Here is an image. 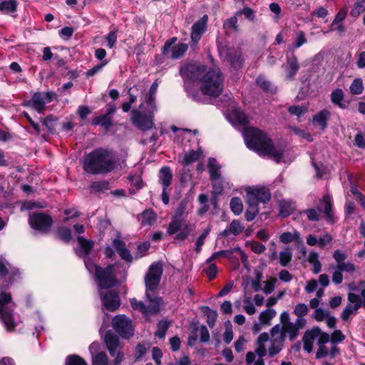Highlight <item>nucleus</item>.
Wrapping results in <instances>:
<instances>
[{
  "label": "nucleus",
  "instance_id": "nucleus-17",
  "mask_svg": "<svg viewBox=\"0 0 365 365\" xmlns=\"http://www.w3.org/2000/svg\"><path fill=\"white\" fill-rule=\"evenodd\" d=\"M101 299L103 304L108 311H116L120 305L119 295L115 292L108 291L102 296Z\"/></svg>",
  "mask_w": 365,
  "mask_h": 365
},
{
  "label": "nucleus",
  "instance_id": "nucleus-12",
  "mask_svg": "<svg viewBox=\"0 0 365 365\" xmlns=\"http://www.w3.org/2000/svg\"><path fill=\"white\" fill-rule=\"evenodd\" d=\"M177 38L173 37L165 43L163 48V55L165 57L178 59L185 54L188 48L187 44L184 43L175 44Z\"/></svg>",
  "mask_w": 365,
  "mask_h": 365
},
{
  "label": "nucleus",
  "instance_id": "nucleus-48",
  "mask_svg": "<svg viewBox=\"0 0 365 365\" xmlns=\"http://www.w3.org/2000/svg\"><path fill=\"white\" fill-rule=\"evenodd\" d=\"M208 266L205 267L202 272L208 277L210 280H212L217 276V267L215 263H208Z\"/></svg>",
  "mask_w": 365,
  "mask_h": 365
},
{
  "label": "nucleus",
  "instance_id": "nucleus-22",
  "mask_svg": "<svg viewBox=\"0 0 365 365\" xmlns=\"http://www.w3.org/2000/svg\"><path fill=\"white\" fill-rule=\"evenodd\" d=\"M157 220V215L151 210H145L139 216L138 220L143 227L153 225Z\"/></svg>",
  "mask_w": 365,
  "mask_h": 365
},
{
  "label": "nucleus",
  "instance_id": "nucleus-59",
  "mask_svg": "<svg viewBox=\"0 0 365 365\" xmlns=\"http://www.w3.org/2000/svg\"><path fill=\"white\" fill-rule=\"evenodd\" d=\"M210 232V229H206L203 233L197 238L196 242V252L199 253L201 251L202 246L205 243V240L207 237Z\"/></svg>",
  "mask_w": 365,
  "mask_h": 365
},
{
  "label": "nucleus",
  "instance_id": "nucleus-5",
  "mask_svg": "<svg viewBox=\"0 0 365 365\" xmlns=\"http://www.w3.org/2000/svg\"><path fill=\"white\" fill-rule=\"evenodd\" d=\"M223 76L217 67H214L204 75L201 80L200 90L205 95L217 97L223 90Z\"/></svg>",
  "mask_w": 365,
  "mask_h": 365
},
{
  "label": "nucleus",
  "instance_id": "nucleus-21",
  "mask_svg": "<svg viewBox=\"0 0 365 365\" xmlns=\"http://www.w3.org/2000/svg\"><path fill=\"white\" fill-rule=\"evenodd\" d=\"M104 341L111 356H114L119 347V338L111 331H108L104 337Z\"/></svg>",
  "mask_w": 365,
  "mask_h": 365
},
{
  "label": "nucleus",
  "instance_id": "nucleus-43",
  "mask_svg": "<svg viewBox=\"0 0 365 365\" xmlns=\"http://www.w3.org/2000/svg\"><path fill=\"white\" fill-rule=\"evenodd\" d=\"M92 123L93 125H101L106 128H109L112 125L111 117L106 114L97 116L93 119Z\"/></svg>",
  "mask_w": 365,
  "mask_h": 365
},
{
  "label": "nucleus",
  "instance_id": "nucleus-37",
  "mask_svg": "<svg viewBox=\"0 0 365 365\" xmlns=\"http://www.w3.org/2000/svg\"><path fill=\"white\" fill-rule=\"evenodd\" d=\"M230 207L235 215H240L244 208L242 200L238 197H234L230 200Z\"/></svg>",
  "mask_w": 365,
  "mask_h": 365
},
{
  "label": "nucleus",
  "instance_id": "nucleus-8",
  "mask_svg": "<svg viewBox=\"0 0 365 365\" xmlns=\"http://www.w3.org/2000/svg\"><path fill=\"white\" fill-rule=\"evenodd\" d=\"M349 304L341 313L343 321H348L351 315H356L360 307L365 308V289L361 291V294L349 292L347 295Z\"/></svg>",
  "mask_w": 365,
  "mask_h": 365
},
{
  "label": "nucleus",
  "instance_id": "nucleus-15",
  "mask_svg": "<svg viewBox=\"0 0 365 365\" xmlns=\"http://www.w3.org/2000/svg\"><path fill=\"white\" fill-rule=\"evenodd\" d=\"M131 114L132 123L139 129L142 130H147L153 127V115L143 114L137 110H132Z\"/></svg>",
  "mask_w": 365,
  "mask_h": 365
},
{
  "label": "nucleus",
  "instance_id": "nucleus-34",
  "mask_svg": "<svg viewBox=\"0 0 365 365\" xmlns=\"http://www.w3.org/2000/svg\"><path fill=\"white\" fill-rule=\"evenodd\" d=\"M56 237L57 239L68 243L72 239L71 230L64 226L59 227L56 230Z\"/></svg>",
  "mask_w": 365,
  "mask_h": 365
},
{
  "label": "nucleus",
  "instance_id": "nucleus-61",
  "mask_svg": "<svg viewBox=\"0 0 365 365\" xmlns=\"http://www.w3.org/2000/svg\"><path fill=\"white\" fill-rule=\"evenodd\" d=\"M257 83L261 88L264 91H272V83L262 77H259L257 79Z\"/></svg>",
  "mask_w": 365,
  "mask_h": 365
},
{
  "label": "nucleus",
  "instance_id": "nucleus-27",
  "mask_svg": "<svg viewBox=\"0 0 365 365\" xmlns=\"http://www.w3.org/2000/svg\"><path fill=\"white\" fill-rule=\"evenodd\" d=\"M173 174L168 167H163L159 172V182L167 188L172 182Z\"/></svg>",
  "mask_w": 365,
  "mask_h": 365
},
{
  "label": "nucleus",
  "instance_id": "nucleus-62",
  "mask_svg": "<svg viewBox=\"0 0 365 365\" xmlns=\"http://www.w3.org/2000/svg\"><path fill=\"white\" fill-rule=\"evenodd\" d=\"M329 315V312L324 310L322 309H317L314 311V319L317 322H322L325 318L328 317Z\"/></svg>",
  "mask_w": 365,
  "mask_h": 365
},
{
  "label": "nucleus",
  "instance_id": "nucleus-64",
  "mask_svg": "<svg viewBox=\"0 0 365 365\" xmlns=\"http://www.w3.org/2000/svg\"><path fill=\"white\" fill-rule=\"evenodd\" d=\"M304 212L307 215L308 220L310 221H318L319 220V215L315 209H307L304 210Z\"/></svg>",
  "mask_w": 365,
  "mask_h": 365
},
{
  "label": "nucleus",
  "instance_id": "nucleus-10",
  "mask_svg": "<svg viewBox=\"0 0 365 365\" xmlns=\"http://www.w3.org/2000/svg\"><path fill=\"white\" fill-rule=\"evenodd\" d=\"M29 222L34 230L47 234L50 232L53 220L48 214L36 212L29 216Z\"/></svg>",
  "mask_w": 365,
  "mask_h": 365
},
{
  "label": "nucleus",
  "instance_id": "nucleus-7",
  "mask_svg": "<svg viewBox=\"0 0 365 365\" xmlns=\"http://www.w3.org/2000/svg\"><path fill=\"white\" fill-rule=\"evenodd\" d=\"M91 268L94 269L96 280L101 288L107 289L116 284L117 279L115 274L114 264H109L105 268L93 264L88 268L90 271H91Z\"/></svg>",
  "mask_w": 365,
  "mask_h": 365
},
{
  "label": "nucleus",
  "instance_id": "nucleus-24",
  "mask_svg": "<svg viewBox=\"0 0 365 365\" xmlns=\"http://www.w3.org/2000/svg\"><path fill=\"white\" fill-rule=\"evenodd\" d=\"M245 229V226L242 225L241 221L238 220H234L231 222L229 227L222 231L221 235L224 237H227L230 234L233 235H240Z\"/></svg>",
  "mask_w": 365,
  "mask_h": 365
},
{
  "label": "nucleus",
  "instance_id": "nucleus-16",
  "mask_svg": "<svg viewBox=\"0 0 365 365\" xmlns=\"http://www.w3.org/2000/svg\"><path fill=\"white\" fill-rule=\"evenodd\" d=\"M205 72L206 67L197 63H189L181 70L182 74L187 78L200 82Z\"/></svg>",
  "mask_w": 365,
  "mask_h": 365
},
{
  "label": "nucleus",
  "instance_id": "nucleus-55",
  "mask_svg": "<svg viewBox=\"0 0 365 365\" xmlns=\"http://www.w3.org/2000/svg\"><path fill=\"white\" fill-rule=\"evenodd\" d=\"M241 15H244L246 19L250 21H254L255 17L254 11L248 6L244 7L242 10L237 11L236 12V16Z\"/></svg>",
  "mask_w": 365,
  "mask_h": 365
},
{
  "label": "nucleus",
  "instance_id": "nucleus-28",
  "mask_svg": "<svg viewBox=\"0 0 365 365\" xmlns=\"http://www.w3.org/2000/svg\"><path fill=\"white\" fill-rule=\"evenodd\" d=\"M77 241L81 247V250L78 252L79 255H88L90 254L91 250L93 249L94 243L92 240H87L83 237L78 236Z\"/></svg>",
  "mask_w": 365,
  "mask_h": 365
},
{
  "label": "nucleus",
  "instance_id": "nucleus-29",
  "mask_svg": "<svg viewBox=\"0 0 365 365\" xmlns=\"http://www.w3.org/2000/svg\"><path fill=\"white\" fill-rule=\"evenodd\" d=\"M321 204L323 206L322 211L324 213L327 220L329 222H331L333 220V214L331 197L329 195H325L321 200Z\"/></svg>",
  "mask_w": 365,
  "mask_h": 365
},
{
  "label": "nucleus",
  "instance_id": "nucleus-47",
  "mask_svg": "<svg viewBox=\"0 0 365 365\" xmlns=\"http://www.w3.org/2000/svg\"><path fill=\"white\" fill-rule=\"evenodd\" d=\"M93 365H108V359L105 352H99L92 357Z\"/></svg>",
  "mask_w": 365,
  "mask_h": 365
},
{
  "label": "nucleus",
  "instance_id": "nucleus-53",
  "mask_svg": "<svg viewBox=\"0 0 365 365\" xmlns=\"http://www.w3.org/2000/svg\"><path fill=\"white\" fill-rule=\"evenodd\" d=\"M204 313L207 316V323L208 324L209 327H213L217 317V312L211 310L208 307H206Z\"/></svg>",
  "mask_w": 365,
  "mask_h": 365
},
{
  "label": "nucleus",
  "instance_id": "nucleus-57",
  "mask_svg": "<svg viewBox=\"0 0 365 365\" xmlns=\"http://www.w3.org/2000/svg\"><path fill=\"white\" fill-rule=\"evenodd\" d=\"M307 110V108L306 106H292L288 108V111L291 115H297L298 117L305 113Z\"/></svg>",
  "mask_w": 365,
  "mask_h": 365
},
{
  "label": "nucleus",
  "instance_id": "nucleus-38",
  "mask_svg": "<svg viewBox=\"0 0 365 365\" xmlns=\"http://www.w3.org/2000/svg\"><path fill=\"white\" fill-rule=\"evenodd\" d=\"M344 98V92L341 89L337 88L334 90L331 93V102L337 105L341 108H344L345 106L341 103L342 100Z\"/></svg>",
  "mask_w": 365,
  "mask_h": 365
},
{
  "label": "nucleus",
  "instance_id": "nucleus-26",
  "mask_svg": "<svg viewBox=\"0 0 365 365\" xmlns=\"http://www.w3.org/2000/svg\"><path fill=\"white\" fill-rule=\"evenodd\" d=\"M330 115V112L324 109L313 116V123L319 125L321 129L324 130L327 126V121Z\"/></svg>",
  "mask_w": 365,
  "mask_h": 365
},
{
  "label": "nucleus",
  "instance_id": "nucleus-50",
  "mask_svg": "<svg viewBox=\"0 0 365 365\" xmlns=\"http://www.w3.org/2000/svg\"><path fill=\"white\" fill-rule=\"evenodd\" d=\"M277 279L275 277H269L267 281L264 282V286L261 289L266 294L272 293L275 289V284Z\"/></svg>",
  "mask_w": 365,
  "mask_h": 365
},
{
  "label": "nucleus",
  "instance_id": "nucleus-41",
  "mask_svg": "<svg viewBox=\"0 0 365 365\" xmlns=\"http://www.w3.org/2000/svg\"><path fill=\"white\" fill-rule=\"evenodd\" d=\"M279 263L282 266L286 267L292 259V253L289 247H286L279 254Z\"/></svg>",
  "mask_w": 365,
  "mask_h": 365
},
{
  "label": "nucleus",
  "instance_id": "nucleus-23",
  "mask_svg": "<svg viewBox=\"0 0 365 365\" xmlns=\"http://www.w3.org/2000/svg\"><path fill=\"white\" fill-rule=\"evenodd\" d=\"M0 318L2 322L4 324L6 330H14L16 323L14 322L11 311L9 309H2V308H0Z\"/></svg>",
  "mask_w": 365,
  "mask_h": 365
},
{
  "label": "nucleus",
  "instance_id": "nucleus-32",
  "mask_svg": "<svg viewBox=\"0 0 365 365\" xmlns=\"http://www.w3.org/2000/svg\"><path fill=\"white\" fill-rule=\"evenodd\" d=\"M279 215L283 217L289 216L294 210L295 205L292 202L281 200L279 202Z\"/></svg>",
  "mask_w": 365,
  "mask_h": 365
},
{
  "label": "nucleus",
  "instance_id": "nucleus-18",
  "mask_svg": "<svg viewBox=\"0 0 365 365\" xmlns=\"http://www.w3.org/2000/svg\"><path fill=\"white\" fill-rule=\"evenodd\" d=\"M299 69V63L297 56L294 54L287 56L286 64L284 65V71L286 73V78L292 81Z\"/></svg>",
  "mask_w": 365,
  "mask_h": 365
},
{
  "label": "nucleus",
  "instance_id": "nucleus-63",
  "mask_svg": "<svg viewBox=\"0 0 365 365\" xmlns=\"http://www.w3.org/2000/svg\"><path fill=\"white\" fill-rule=\"evenodd\" d=\"M347 13L346 9H341L340 10L337 14L335 16L334 20L331 24V27L335 26L339 23H341L346 17Z\"/></svg>",
  "mask_w": 365,
  "mask_h": 365
},
{
  "label": "nucleus",
  "instance_id": "nucleus-39",
  "mask_svg": "<svg viewBox=\"0 0 365 365\" xmlns=\"http://www.w3.org/2000/svg\"><path fill=\"white\" fill-rule=\"evenodd\" d=\"M318 258L319 255L316 252L312 251L309 252L307 260L313 265V272L314 274L320 272L322 269V264Z\"/></svg>",
  "mask_w": 365,
  "mask_h": 365
},
{
  "label": "nucleus",
  "instance_id": "nucleus-9",
  "mask_svg": "<svg viewBox=\"0 0 365 365\" xmlns=\"http://www.w3.org/2000/svg\"><path fill=\"white\" fill-rule=\"evenodd\" d=\"M246 198L249 202H254L259 205V203H268L272 197L269 187L264 185L247 186L245 188Z\"/></svg>",
  "mask_w": 365,
  "mask_h": 365
},
{
  "label": "nucleus",
  "instance_id": "nucleus-51",
  "mask_svg": "<svg viewBox=\"0 0 365 365\" xmlns=\"http://www.w3.org/2000/svg\"><path fill=\"white\" fill-rule=\"evenodd\" d=\"M169 327V323L166 321H160L158 324L157 330L155 332V336L160 339L164 338L165 333Z\"/></svg>",
  "mask_w": 365,
  "mask_h": 365
},
{
  "label": "nucleus",
  "instance_id": "nucleus-3",
  "mask_svg": "<svg viewBox=\"0 0 365 365\" xmlns=\"http://www.w3.org/2000/svg\"><path fill=\"white\" fill-rule=\"evenodd\" d=\"M115 161L110 152L98 148L85 157L83 168L90 174H103L111 171L115 168Z\"/></svg>",
  "mask_w": 365,
  "mask_h": 365
},
{
  "label": "nucleus",
  "instance_id": "nucleus-2",
  "mask_svg": "<svg viewBox=\"0 0 365 365\" xmlns=\"http://www.w3.org/2000/svg\"><path fill=\"white\" fill-rule=\"evenodd\" d=\"M243 135L249 148L260 155L272 157L277 162L282 160L284 149L275 146L272 140L263 130L255 127H247L244 130Z\"/></svg>",
  "mask_w": 365,
  "mask_h": 365
},
{
  "label": "nucleus",
  "instance_id": "nucleus-49",
  "mask_svg": "<svg viewBox=\"0 0 365 365\" xmlns=\"http://www.w3.org/2000/svg\"><path fill=\"white\" fill-rule=\"evenodd\" d=\"M199 157V153L195 150H190V152L185 153L184 158L182 160V164H184L185 165H188L197 161Z\"/></svg>",
  "mask_w": 365,
  "mask_h": 365
},
{
  "label": "nucleus",
  "instance_id": "nucleus-42",
  "mask_svg": "<svg viewBox=\"0 0 365 365\" xmlns=\"http://www.w3.org/2000/svg\"><path fill=\"white\" fill-rule=\"evenodd\" d=\"M276 311L274 309H268L261 312L259 317V320L261 324H269L271 319L276 316Z\"/></svg>",
  "mask_w": 365,
  "mask_h": 365
},
{
  "label": "nucleus",
  "instance_id": "nucleus-52",
  "mask_svg": "<svg viewBox=\"0 0 365 365\" xmlns=\"http://www.w3.org/2000/svg\"><path fill=\"white\" fill-rule=\"evenodd\" d=\"M66 365H88V364L79 356L71 355L66 358Z\"/></svg>",
  "mask_w": 365,
  "mask_h": 365
},
{
  "label": "nucleus",
  "instance_id": "nucleus-33",
  "mask_svg": "<svg viewBox=\"0 0 365 365\" xmlns=\"http://www.w3.org/2000/svg\"><path fill=\"white\" fill-rule=\"evenodd\" d=\"M279 240L284 244H288L292 242H299L301 241L300 234L297 231H294L293 232H285L280 235Z\"/></svg>",
  "mask_w": 365,
  "mask_h": 365
},
{
  "label": "nucleus",
  "instance_id": "nucleus-11",
  "mask_svg": "<svg viewBox=\"0 0 365 365\" xmlns=\"http://www.w3.org/2000/svg\"><path fill=\"white\" fill-rule=\"evenodd\" d=\"M163 274V266L160 263H153L145 274L146 296L149 298L148 291H155L160 282Z\"/></svg>",
  "mask_w": 365,
  "mask_h": 365
},
{
  "label": "nucleus",
  "instance_id": "nucleus-58",
  "mask_svg": "<svg viewBox=\"0 0 365 365\" xmlns=\"http://www.w3.org/2000/svg\"><path fill=\"white\" fill-rule=\"evenodd\" d=\"M11 301V296L10 294L1 292L0 294V308L2 309H8V304Z\"/></svg>",
  "mask_w": 365,
  "mask_h": 365
},
{
  "label": "nucleus",
  "instance_id": "nucleus-35",
  "mask_svg": "<svg viewBox=\"0 0 365 365\" xmlns=\"http://www.w3.org/2000/svg\"><path fill=\"white\" fill-rule=\"evenodd\" d=\"M237 16H236V13L233 16L226 19L223 24V28L227 31H230L235 33H237L240 31V28L238 25Z\"/></svg>",
  "mask_w": 365,
  "mask_h": 365
},
{
  "label": "nucleus",
  "instance_id": "nucleus-60",
  "mask_svg": "<svg viewBox=\"0 0 365 365\" xmlns=\"http://www.w3.org/2000/svg\"><path fill=\"white\" fill-rule=\"evenodd\" d=\"M307 42V38L305 37V34L302 31H299L297 34L296 38L294 42V46L295 48H299L304 43Z\"/></svg>",
  "mask_w": 365,
  "mask_h": 365
},
{
  "label": "nucleus",
  "instance_id": "nucleus-6",
  "mask_svg": "<svg viewBox=\"0 0 365 365\" xmlns=\"http://www.w3.org/2000/svg\"><path fill=\"white\" fill-rule=\"evenodd\" d=\"M269 336L267 333H262L257 339L258 347L255 353L249 351L246 354V362L247 365H264L263 357L269 352V347L271 345Z\"/></svg>",
  "mask_w": 365,
  "mask_h": 365
},
{
  "label": "nucleus",
  "instance_id": "nucleus-14",
  "mask_svg": "<svg viewBox=\"0 0 365 365\" xmlns=\"http://www.w3.org/2000/svg\"><path fill=\"white\" fill-rule=\"evenodd\" d=\"M56 93L53 92H37L35 93L28 104L39 113H43L46 108V104L51 102Z\"/></svg>",
  "mask_w": 365,
  "mask_h": 365
},
{
  "label": "nucleus",
  "instance_id": "nucleus-45",
  "mask_svg": "<svg viewBox=\"0 0 365 365\" xmlns=\"http://www.w3.org/2000/svg\"><path fill=\"white\" fill-rule=\"evenodd\" d=\"M350 92L353 95H359L363 92L364 86L362 80L359 78H355L351 83L350 87Z\"/></svg>",
  "mask_w": 365,
  "mask_h": 365
},
{
  "label": "nucleus",
  "instance_id": "nucleus-25",
  "mask_svg": "<svg viewBox=\"0 0 365 365\" xmlns=\"http://www.w3.org/2000/svg\"><path fill=\"white\" fill-rule=\"evenodd\" d=\"M221 166L219 165L216 159L209 158L207 163V169L210 173L211 181H216L221 177L220 174Z\"/></svg>",
  "mask_w": 365,
  "mask_h": 365
},
{
  "label": "nucleus",
  "instance_id": "nucleus-20",
  "mask_svg": "<svg viewBox=\"0 0 365 365\" xmlns=\"http://www.w3.org/2000/svg\"><path fill=\"white\" fill-rule=\"evenodd\" d=\"M319 334L320 329L319 328H314L305 331L302 341L303 348L307 353H310L312 351L314 341Z\"/></svg>",
  "mask_w": 365,
  "mask_h": 365
},
{
  "label": "nucleus",
  "instance_id": "nucleus-31",
  "mask_svg": "<svg viewBox=\"0 0 365 365\" xmlns=\"http://www.w3.org/2000/svg\"><path fill=\"white\" fill-rule=\"evenodd\" d=\"M16 0H2L0 2V12L3 14L14 13L17 11Z\"/></svg>",
  "mask_w": 365,
  "mask_h": 365
},
{
  "label": "nucleus",
  "instance_id": "nucleus-46",
  "mask_svg": "<svg viewBox=\"0 0 365 365\" xmlns=\"http://www.w3.org/2000/svg\"><path fill=\"white\" fill-rule=\"evenodd\" d=\"M91 189L95 192H105L109 190V182L106 180L96 181L91 184Z\"/></svg>",
  "mask_w": 365,
  "mask_h": 365
},
{
  "label": "nucleus",
  "instance_id": "nucleus-56",
  "mask_svg": "<svg viewBox=\"0 0 365 365\" xmlns=\"http://www.w3.org/2000/svg\"><path fill=\"white\" fill-rule=\"evenodd\" d=\"M108 63V60H104L101 62V63L98 64L93 66L92 68L88 70L86 73V76L87 78L93 76L98 72H99L107 63Z\"/></svg>",
  "mask_w": 365,
  "mask_h": 365
},
{
  "label": "nucleus",
  "instance_id": "nucleus-30",
  "mask_svg": "<svg viewBox=\"0 0 365 365\" xmlns=\"http://www.w3.org/2000/svg\"><path fill=\"white\" fill-rule=\"evenodd\" d=\"M245 202L247 205V208L245 213V217L247 221H252L259 212V205L254 202H249V200L247 199H245Z\"/></svg>",
  "mask_w": 365,
  "mask_h": 365
},
{
  "label": "nucleus",
  "instance_id": "nucleus-19",
  "mask_svg": "<svg viewBox=\"0 0 365 365\" xmlns=\"http://www.w3.org/2000/svg\"><path fill=\"white\" fill-rule=\"evenodd\" d=\"M207 20L208 16L205 14L192 25L190 37L195 43L199 41L202 34L205 31Z\"/></svg>",
  "mask_w": 365,
  "mask_h": 365
},
{
  "label": "nucleus",
  "instance_id": "nucleus-36",
  "mask_svg": "<svg viewBox=\"0 0 365 365\" xmlns=\"http://www.w3.org/2000/svg\"><path fill=\"white\" fill-rule=\"evenodd\" d=\"M232 116L233 118L234 123L236 124L246 125L250 123L247 115L240 110H235L232 113Z\"/></svg>",
  "mask_w": 365,
  "mask_h": 365
},
{
  "label": "nucleus",
  "instance_id": "nucleus-44",
  "mask_svg": "<svg viewBox=\"0 0 365 365\" xmlns=\"http://www.w3.org/2000/svg\"><path fill=\"white\" fill-rule=\"evenodd\" d=\"M364 11L365 0H357L351 9L350 14L354 17H357Z\"/></svg>",
  "mask_w": 365,
  "mask_h": 365
},
{
  "label": "nucleus",
  "instance_id": "nucleus-1",
  "mask_svg": "<svg viewBox=\"0 0 365 365\" xmlns=\"http://www.w3.org/2000/svg\"><path fill=\"white\" fill-rule=\"evenodd\" d=\"M308 312V306L304 303H299L295 306L293 311L294 314L297 317L294 322H291L287 312H283L280 314V324H276L270 330L271 345L268 349L269 356H274L282 349L286 338L291 341L297 338L299 330L303 329L307 325V319L304 317Z\"/></svg>",
  "mask_w": 365,
  "mask_h": 365
},
{
  "label": "nucleus",
  "instance_id": "nucleus-4",
  "mask_svg": "<svg viewBox=\"0 0 365 365\" xmlns=\"http://www.w3.org/2000/svg\"><path fill=\"white\" fill-rule=\"evenodd\" d=\"M188 212L189 200L185 198L178 204L167 230V232L170 235L178 232L175 236V239L178 240H185L194 229V225L184 222V218Z\"/></svg>",
  "mask_w": 365,
  "mask_h": 365
},
{
  "label": "nucleus",
  "instance_id": "nucleus-54",
  "mask_svg": "<svg viewBox=\"0 0 365 365\" xmlns=\"http://www.w3.org/2000/svg\"><path fill=\"white\" fill-rule=\"evenodd\" d=\"M130 305L133 309L138 310L143 314H147L148 312V309L145 307V304L143 302L138 301L135 299H130Z\"/></svg>",
  "mask_w": 365,
  "mask_h": 365
},
{
  "label": "nucleus",
  "instance_id": "nucleus-40",
  "mask_svg": "<svg viewBox=\"0 0 365 365\" xmlns=\"http://www.w3.org/2000/svg\"><path fill=\"white\" fill-rule=\"evenodd\" d=\"M225 58L234 68H239L242 63L240 53L235 51L234 53L225 52Z\"/></svg>",
  "mask_w": 365,
  "mask_h": 365
},
{
  "label": "nucleus",
  "instance_id": "nucleus-13",
  "mask_svg": "<svg viewBox=\"0 0 365 365\" xmlns=\"http://www.w3.org/2000/svg\"><path fill=\"white\" fill-rule=\"evenodd\" d=\"M112 327L123 338L128 339L133 334L132 322L123 314L116 315L113 319Z\"/></svg>",
  "mask_w": 365,
  "mask_h": 365
}]
</instances>
